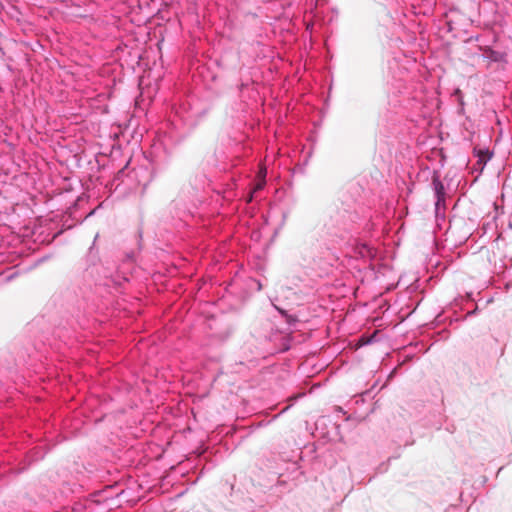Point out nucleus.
Segmentation results:
<instances>
[{
  "instance_id": "1",
  "label": "nucleus",
  "mask_w": 512,
  "mask_h": 512,
  "mask_svg": "<svg viewBox=\"0 0 512 512\" xmlns=\"http://www.w3.org/2000/svg\"><path fill=\"white\" fill-rule=\"evenodd\" d=\"M432 183H433L435 195L437 198L436 207L439 208L441 205L444 206V204H445V195H446L445 188L438 177H434Z\"/></svg>"
},
{
  "instance_id": "2",
  "label": "nucleus",
  "mask_w": 512,
  "mask_h": 512,
  "mask_svg": "<svg viewBox=\"0 0 512 512\" xmlns=\"http://www.w3.org/2000/svg\"><path fill=\"white\" fill-rule=\"evenodd\" d=\"M264 180L260 181L259 183H257V185L255 186L254 188V191H258V190H261L264 186Z\"/></svg>"
}]
</instances>
